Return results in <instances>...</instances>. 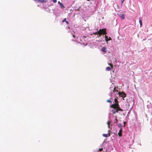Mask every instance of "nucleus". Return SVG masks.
Instances as JSON below:
<instances>
[{
	"instance_id": "nucleus-30",
	"label": "nucleus",
	"mask_w": 152,
	"mask_h": 152,
	"mask_svg": "<svg viewBox=\"0 0 152 152\" xmlns=\"http://www.w3.org/2000/svg\"><path fill=\"white\" fill-rule=\"evenodd\" d=\"M118 126L119 127V124L118 125Z\"/></svg>"
},
{
	"instance_id": "nucleus-19",
	"label": "nucleus",
	"mask_w": 152,
	"mask_h": 152,
	"mask_svg": "<svg viewBox=\"0 0 152 152\" xmlns=\"http://www.w3.org/2000/svg\"><path fill=\"white\" fill-rule=\"evenodd\" d=\"M111 40V38L110 37H109V38H108V41L110 40Z\"/></svg>"
},
{
	"instance_id": "nucleus-13",
	"label": "nucleus",
	"mask_w": 152,
	"mask_h": 152,
	"mask_svg": "<svg viewBox=\"0 0 152 152\" xmlns=\"http://www.w3.org/2000/svg\"><path fill=\"white\" fill-rule=\"evenodd\" d=\"M105 40L107 42L108 40V37L107 36H105Z\"/></svg>"
},
{
	"instance_id": "nucleus-24",
	"label": "nucleus",
	"mask_w": 152,
	"mask_h": 152,
	"mask_svg": "<svg viewBox=\"0 0 152 152\" xmlns=\"http://www.w3.org/2000/svg\"><path fill=\"white\" fill-rule=\"evenodd\" d=\"M66 22L67 24H68L69 23L67 21H66Z\"/></svg>"
},
{
	"instance_id": "nucleus-1",
	"label": "nucleus",
	"mask_w": 152,
	"mask_h": 152,
	"mask_svg": "<svg viewBox=\"0 0 152 152\" xmlns=\"http://www.w3.org/2000/svg\"><path fill=\"white\" fill-rule=\"evenodd\" d=\"M119 105H111L110 107L113 108V113L118 112L119 110H121L120 108L119 107Z\"/></svg>"
},
{
	"instance_id": "nucleus-5",
	"label": "nucleus",
	"mask_w": 152,
	"mask_h": 152,
	"mask_svg": "<svg viewBox=\"0 0 152 152\" xmlns=\"http://www.w3.org/2000/svg\"><path fill=\"white\" fill-rule=\"evenodd\" d=\"M103 136L105 137H107L108 136L110 137V134L109 133L107 134H103Z\"/></svg>"
},
{
	"instance_id": "nucleus-26",
	"label": "nucleus",
	"mask_w": 152,
	"mask_h": 152,
	"mask_svg": "<svg viewBox=\"0 0 152 152\" xmlns=\"http://www.w3.org/2000/svg\"><path fill=\"white\" fill-rule=\"evenodd\" d=\"M110 132V130H108V132Z\"/></svg>"
},
{
	"instance_id": "nucleus-29",
	"label": "nucleus",
	"mask_w": 152,
	"mask_h": 152,
	"mask_svg": "<svg viewBox=\"0 0 152 152\" xmlns=\"http://www.w3.org/2000/svg\"><path fill=\"white\" fill-rule=\"evenodd\" d=\"M63 5H63H61V6H62Z\"/></svg>"
},
{
	"instance_id": "nucleus-20",
	"label": "nucleus",
	"mask_w": 152,
	"mask_h": 152,
	"mask_svg": "<svg viewBox=\"0 0 152 152\" xmlns=\"http://www.w3.org/2000/svg\"><path fill=\"white\" fill-rule=\"evenodd\" d=\"M103 150V148H100L99 149V151H102Z\"/></svg>"
},
{
	"instance_id": "nucleus-28",
	"label": "nucleus",
	"mask_w": 152,
	"mask_h": 152,
	"mask_svg": "<svg viewBox=\"0 0 152 152\" xmlns=\"http://www.w3.org/2000/svg\"><path fill=\"white\" fill-rule=\"evenodd\" d=\"M87 1H90V0H87Z\"/></svg>"
},
{
	"instance_id": "nucleus-15",
	"label": "nucleus",
	"mask_w": 152,
	"mask_h": 152,
	"mask_svg": "<svg viewBox=\"0 0 152 152\" xmlns=\"http://www.w3.org/2000/svg\"><path fill=\"white\" fill-rule=\"evenodd\" d=\"M118 134L119 137H121L122 135V134L121 132H119Z\"/></svg>"
},
{
	"instance_id": "nucleus-11",
	"label": "nucleus",
	"mask_w": 152,
	"mask_h": 152,
	"mask_svg": "<svg viewBox=\"0 0 152 152\" xmlns=\"http://www.w3.org/2000/svg\"><path fill=\"white\" fill-rule=\"evenodd\" d=\"M139 22V23H140V27H141L142 26V22L141 19H140Z\"/></svg>"
},
{
	"instance_id": "nucleus-10",
	"label": "nucleus",
	"mask_w": 152,
	"mask_h": 152,
	"mask_svg": "<svg viewBox=\"0 0 152 152\" xmlns=\"http://www.w3.org/2000/svg\"><path fill=\"white\" fill-rule=\"evenodd\" d=\"M110 122H111L110 121H108L107 123V124L108 125V127L109 128H111V127H110Z\"/></svg>"
},
{
	"instance_id": "nucleus-16",
	"label": "nucleus",
	"mask_w": 152,
	"mask_h": 152,
	"mask_svg": "<svg viewBox=\"0 0 152 152\" xmlns=\"http://www.w3.org/2000/svg\"><path fill=\"white\" fill-rule=\"evenodd\" d=\"M52 1L54 3H56L57 2V0H52Z\"/></svg>"
},
{
	"instance_id": "nucleus-27",
	"label": "nucleus",
	"mask_w": 152,
	"mask_h": 152,
	"mask_svg": "<svg viewBox=\"0 0 152 152\" xmlns=\"http://www.w3.org/2000/svg\"><path fill=\"white\" fill-rule=\"evenodd\" d=\"M73 37H75V36H74V35H73Z\"/></svg>"
},
{
	"instance_id": "nucleus-21",
	"label": "nucleus",
	"mask_w": 152,
	"mask_h": 152,
	"mask_svg": "<svg viewBox=\"0 0 152 152\" xmlns=\"http://www.w3.org/2000/svg\"><path fill=\"white\" fill-rule=\"evenodd\" d=\"M107 101L108 102H111L109 100H108Z\"/></svg>"
},
{
	"instance_id": "nucleus-25",
	"label": "nucleus",
	"mask_w": 152,
	"mask_h": 152,
	"mask_svg": "<svg viewBox=\"0 0 152 152\" xmlns=\"http://www.w3.org/2000/svg\"><path fill=\"white\" fill-rule=\"evenodd\" d=\"M124 126H125V122H124Z\"/></svg>"
},
{
	"instance_id": "nucleus-8",
	"label": "nucleus",
	"mask_w": 152,
	"mask_h": 152,
	"mask_svg": "<svg viewBox=\"0 0 152 152\" xmlns=\"http://www.w3.org/2000/svg\"><path fill=\"white\" fill-rule=\"evenodd\" d=\"M38 1L41 3H45L47 1V0H38Z\"/></svg>"
},
{
	"instance_id": "nucleus-4",
	"label": "nucleus",
	"mask_w": 152,
	"mask_h": 152,
	"mask_svg": "<svg viewBox=\"0 0 152 152\" xmlns=\"http://www.w3.org/2000/svg\"><path fill=\"white\" fill-rule=\"evenodd\" d=\"M109 64L110 65L111 67L109 66L107 67L106 69V70L107 71H110L111 70V69L113 68V66L112 64Z\"/></svg>"
},
{
	"instance_id": "nucleus-23",
	"label": "nucleus",
	"mask_w": 152,
	"mask_h": 152,
	"mask_svg": "<svg viewBox=\"0 0 152 152\" xmlns=\"http://www.w3.org/2000/svg\"><path fill=\"white\" fill-rule=\"evenodd\" d=\"M58 3H60V4L63 5V4H62V3H61L59 1H58Z\"/></svg>"
},
{
	"instance_id": "nucleus-2",
	"label": "nucleus",
	"mask_w": 152,
	"mask_h": 152,
	"mask_svg": "<svg viewBox=\"0 0 152 152\" xmlns=\"http://www.w3.org/2000/svg\"><path fill=\"white\" fill-rule=\"evenodd\" d=\"M106 33V29H100L99 30L96 32L95 33V34H99V36L102 34H105Z\"/></svg>"
},
{
	"instance_id": "nucleus-18",
	"label": "nucleus",
	"mask_w": 152,
	"mask_h": 152,
	"mask_svg": "<svg viewBox=\"0 0 152 152\" xmlns=\"http://www.w3.org/2000/svg\"><path fill=\"white\" fill-rule=\"evenodd\" d=\"M122 132V128H121V129H120V130L119 131V132L121 133Z\"/></svg>"
},
{
	"instance_id": "nucleus-12",
	"label": "nucleus",
	"mask_w": 152,
	"mask_h": 152,
	"mask_svg": "<svg viewBox=\"0 0 152 152\" xmlns=\"http://www.w3.org/2000/svg\"><path fill=\"white\" fill-rule=\"evenodd\" d=\"M118 121V120L117 119L116 116H115V121H114V123H117Z\"/></svg>"
},
{
	"instance_id": "nucleus-22",
	"label": "nucleus",
	"mask_w": 152,
	"mask_h": 152,
	"mask_svg": "<svg viewBox=\"0 0 152 152\" xmlns=\"http://www.w3.org/2000/svg\"><path fill=\"white\" fill-rule=\"evenodd\" d=\"M124 0H121L122 3H123Z\"/></svg>"
},
{
	"instance_id": "nucleus-9",
	"label": "nucleus",
	"mask_w": 152,
	"mask_h": 152,
	"mask_svg": "<svg viewBox=\"0 0 152 152\" xmlns=\"http://www.w3.org/2000/svg\"><path fill=\"white\" fill-rule=\"evenodd\" d=\"M120 17H121V19H123L124 18V16L123 15L120 14Z\"/></svg>"
},
{
	"instance_id": "nucleus-6",
	"label": "nucleus",
	"mask_w": 152,
	"mask_h": 152,
	"mask_svg": "<svg viewBox=\"0 0 152 152\" xmlns=\"http://www.w3.org/2000/svg\"><path fill=\"white\" fill-rule=\"evenodd\" d=\"M106 48L104 47H103L102 48L101 50L102 52H106Z\"/></svg>"
},
{
	"instance_id": "nucleus-17",
	"label": "nucleus",
	"mask_w": 152,
	"mask_h": 152,
	"mask_svg": "<svg viewBox=\"0 0 152 152\" xmlns=\"http://www.w3.org/2000/svg\"><path fill=\"white\" fill-rule=\"evenodd\" d=\"M66 19L65 18H64L62 21V22H66Z\"/></svg>"
},
{
	"instance_id": "nucleus-3",
	"label": "nucleus",
	"mask_w": 152,
	"mask_h": 152,
	"mask_svg": "<svg viewBox=\"0 0 152 152\" xmlns=\"http://www.w3.org/2000/svg\"><path fill=\"white\" fill-rule=\"evenodd\" d=\"M118 93L119 94V96H120L122 97L123 98H125L126 96V94L123 92H118Z\"/></svg>"
},
{
	"instance_id": "nucleus-7",
	"label": "nucleus",
	"mask_w": 152,
	"mask_h": 152,
	"mask_svg": "<svg viewBox=\"0 0 152 152\" xmlns=\"http://www.w3.org/2000/svg\"><path fill=\"white\" fill-rule=\"evenodd\" d=\"M114 101H115V103H114L113 104H118V101L117 99H116V98L115 99Z\"/></svg>"
},
{
	"instance_id": "nucleus-14",
	"label": "nucleus",
	"mask_w": 152,
	"mask_h": 152,
	"mask_svg": "<svg viewBox=\"0 0 152 152\" xmlns=\"http://www.w3.org/2000/svg\"><path fill=\"white\" fill-rule=\"evenodd\" d=\"M115 88V87L114 88L113 90V92H118V91L117 90H116Z\"/></svg>"
}]
</instances>
